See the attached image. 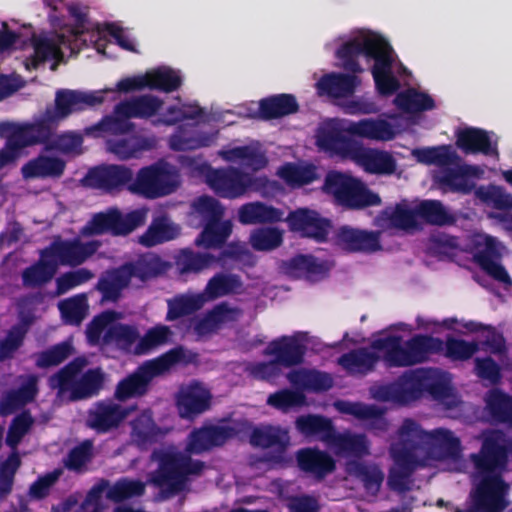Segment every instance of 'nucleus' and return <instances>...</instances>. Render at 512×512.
I'll use <instances>...</instances> for the list:
<instances>
[{
	"instance_id": "nucleus-1",
	"label": "nucleus",
	"mask_w": 512,
	"mask_h": 512,
	"mask_svg": "<svg viewBox=\"0 0 512 512\" xmlns=\"http://www.w3.org/2000/svg\"><path fill=\"white\" fill-rule=\"evenodd\" d=\"M373 347L384 353L389 368L409 367L427 361L432 354L442 353L453 361L470 359L478 350L495 355L505 352V340L489 325L480 326L472 341L448 338L446 342L427 335L416 334L405 340L402 336H387L377 339Z\"/></svg>"
},
{
	"instance_id": "nucleus-2",
	"label": "nucleus",
	"mask_w": 512,
	"mask_h": 512,
	"mask_svg": "<svg viewBox=\"0 0 512 512\" xmlns=\"http://www.w3.org/2000/svg\"><path fill=\"white\" fill-rule=\"evenodd\" d=\"M235 434V429L228 425L203 426L189 434L187 453L173 445L155 449L151 459L158 463V468L149 474L147 483L160 490L156 499L162 501L187 490L192 479L202 472L204 463L193 460L189 454H200L223 445Z\"/></svg>"
},
{
	"instance_id": "nucleus-3",
	"label": "nucleus",
	"mask_w": 512,
	"mask_h": 512,
	"mask_svg": "<svg viewBox=\"0 0 512 512\" xmlns=\"http://www.w3.org/2000/svg\"><path fill=\"white\" fill-rule=\"evenodd\" d=\"M481 437V450L470 455L473 489L469 506L456 512H502L509 504V486L502 476L508 456L512 457V440L500 430L484 431Z\"/></svg>"
},
{
	"instance_id": "nucleus-4",
	"label": "nucleus",
	"mask_w": 512,
	"mask_h": 512,
	"mask_svg": "<svg viewBox=\"0 0 512 512\" xmlns=\"http://www.w3.org/2000/svg\"><path fill=\"white\" fill-rule=\"evenodd\" d=\"M369 393L376 401L399 406L408 405L425 393L448 411L462 410L464 404L452 387L451 374L436 368L406 371L392 383L371 386Z\"/></svg>"
},
{
	"instance_id": "nucleus-5",
	"label": "nucleus",
	"mask_w": 512,
	"mask_h": 512,
	"mask_svg": "<svg viewBox=\"0 0 512 512\" xmlns=\"http://www.w3.org/2000/svg\"><path fill=\"white\" fill-rule=\"evenodd\" d=\"M86 337L90 345L100 346L104 353L115 347L132 355L143 356L167 344L172 331L167 326L156 325L140 335L135 327L120 322H89Z\"/></svg>"
},
{
	"instance_id": "nucleus-6",
	"label": "nucleus",
	"mask_w": 512,
	"mask_h": 512,
	"mask_svg": "<svg viewBox=\"0 0 512 512\" xmlns=\"http://www.w3.org/2000/svg\"><path fill=\"white\" fill-rule=\"evenodd\" d=\"M105 91H80L59 89L55 94L54 108H47L41 119L26 123L31 145L43 144L48 151L55 126L73 113L100 106L104 102Z\"/></svg>"
},
{
	"instance_id": "nucleus-7",
	"label": "nucleus",
	"mask_w": 512,
	"mask_h": 512,
	"mask_svg": "<svg viewBox=\"0 0 512 512\" xmlns=\"http://www.w3.org/2000/svg\"><path fill=\"white\" fill-rule=\"evenodd\" d=\"M397 434L421 460L422 465L431 466L433 461L439 460L460 462L461 442L449 429L425 431L414 420L405 419Z\"/></svg>"
},
{
	"instance_id": "nucleus-8",
	"label": "nucleus",
	"mask_w": 512,
	"mask_h": 512,
	"mask_svg": "<svg viewBox=\"0 0 512 512\" xmlns=\"http://www.w3.org/2000/svg\"><path fill=\"white\" fill-rule=\"evenodd\" d=\"M297 431L303 436L318 438L337 456L363 457L369 454V441L364 434L350 430L337 432L331 419L316 414L299 416L295 421Z\"/></svg>"
},
{
	"instance_id": "nucleus-9",
	"label": "nucleus",
	"mask_w": 512,
	"mask_h": 512,
	"mask_svg": "<svg viewBox=\"0 0 512 512\" xmlns=\"http://www.w3.org/2000/svg\"><path fill=\"white\" fill-rule=\"evenodd\" d=\"M168 268L169 264L159 255L145 253L134 261L125 262L106 271L99 278L97 289L101 292L103 301H117L122 291L130 285L132 278L146 282L164 274Z\"/></svg>"
},
{
	"instance_id": "nucleus-10",
	"label": "nucleus",
	"mask_w": 512,
	"mask_h": 512,
	"mask_svg": "<svg viewBox=\"0 0 512 512\" xmlns=\"http://www.w3.org/2000/svg\"><path fill=\"white\" fill-rule=\"evenodd\" d=\"M197 361V354L177 346L160 356L145 361L138 369L117 385L115 396L119 400L140 396L147 390L150 381L158 376L169 373L177 366H187Z\"/></svg>"
},
{
	"instance_id": "nucleus-11",
	"label": "nucleus",
	"mask_w": 512,
	"mask_h": 512,
	"mask_svg": "<svg viewBox=\"0 0 512 512\" xmlns=\"http://www.w3.org/2000/svg\"><path fill=\"white\" fill-rule=\"evenodd\" d=\"M86 365L84 357H77L49 378V386L57 390L61 402L90 398L99 392L104 374L100 368H94L80 375Z\"/></svg>"
},
{
	"instance_id": "nucleus-12",
	"label": "nucleus",
	"mask_w": 512,
	"mask_h": 512,
	"mask_svg": "<svg viewBox=\"0 0 512 512\" xmlns=\"http://www.w3.org/2000/svg\"><path fill=\"white\" fill-rule=\"evenodd\" d=\"M323 191L332 195L335 202L348 210H362L379 206V194L369 189L360 179L351 175L330 171L326 174Z\"/></svg>"
},
{
	"instance_id": "nucleus-13",
	"label": "nucleus",
	"mask_w": 512,
	"mask_h": 512,
	"mask_svg": "<svg viewBox=\"0 0 512 512\" xmlns=\"http://www.w3.org/2000/svg\"><path fill=\"white\" fill-rule=\"evenodd\" d=\"M179 186V175L170 164L159 161L140 168L128 190L146 199L172 194Z\"/></svg>"
},
{
	"instance_id": "nucleus-14",
	"label": "nucleus",
	"mask_w": 512,
	"mask_h": 512,
	"mask_svg": "<svg viewBox=\"0 0 512 512\" xmlns=\"http://www.w3.org/2000/svg\"><path fill=\"white\" fill-rule=\"evenodd\" d=\"M147 210L139 208L123 214L118 208L111 207L95 213L82 227L83 236L110 234L112 236H127L138 227L145 224Z\"/></svg>"
},
{
	"instance_id": "nucleus-15",
	"label": "nucleus",
	"mask_w": 512,
	"mask_h": 512,
	"mask_svg": "<svg viewBox=\"0 0 512 512\" xmlns=\"http://www.w3.org/2000/svg\"><path fill=\"white\" fill-rule=\"evenodd\" d=\"M502 245L493 236L485 235L476 238L473 242V262L488 275L499 283L504 290L512 288V278L502 264Z\"/></svg>"
},
{
	"instance_id": "nucleus-16",
	"label": "nucleus",
	"mask_w": 512,
	"mask_h": 512,
	"mask_svg": "<svg viewBox=\"0 0 512 512\" xmlns=\"http://www.w3.org/2000/svg\"><path fill=\"white\" fill-rule=\"evenodd\" d=\"M208 185L222 198L234 199L248 190H258L264 186L266 178L254 177L238 168L210 169L206 174Z\"/></svg>"
},
{
	"instance_id": "nucleus-17",
	"label": "nucleus",
	"mask_w": 512,
	"mask_h": 512,
	"mask_svg": "<svg viewBox=\"0 0 512 512\" xmlns=\"http://www.w3.org/2000/svg\"><path fill=\"white\" fill-rule=\"evenodd\" d=\"M250 443L253 446L273 449L271 453L265 454L259 460L266 469L282 467L291 460L286 454V449L290 444V436L286 429L270 425L255 427L250 435ZM257 463L258 460H253L251 465Z\"/></svg>"
},
{
	"instance_id": "nucleus-18",
	"label": "nucleus",
	"mask_w": 512,
	"mask_h": 512,
	"mask_svg": "<svg viewBox=\"0 0 512 512\" xmlns=\"http://www.w3.org/2000/svg\"><path fill=\"white\" fill-rule=\"evenodd\" d=\"M100 246L101 243L97 240L83 242L79 238L62 239L58 236L43 249V255L56 262L57 268L76 267L92 257Z\"/></svg>"
},
{
	"instance_id": "nucleus-19",
	"label": "nucleus",
	"mask_w": 512,
	"mask_h": 512,
	"mask_svg": "<svg viewBox=\"0 0 512 512\" xmlns=\"http://www.w3.org/2000/svg\"><path fill=\"white\" fill-rule=\"evenodd\" d=\"M390 454L394 461L391 468L388 485L390 489L398 492H404L410 489L411 474L422 465L421 460L410 450V447L397 434V439L390 447Z\"/></svg>"
},
{
	"instance_id": "nucleus-20",
	"label": "nucleus",
	"mask_w": 512,
	"mask_h": 512,
	"mask_svg": "<svg viewBox=\"0 0 512 512\" xmlns=\"http://www.w3.org/2000/svg\"><path fill=\"white\" fill-rule=\"evenodd\" d=\"M284 220L291 232L299 234L302 238L312 239L317 243H325L332 228L330 219L309 208H298L290 211Z\"/></svg>"
},
{
	"instance_id": "nucleus-21",
	"label": "nucleus",
	"mask_w": 512,
	"mask_h": 512,
	"mask_svg": "<svg viewBox=\"0 0 512 512\" xmlns=\"http://www.w3.org/2000/svg\"><path fill=\"white\" fill-rule=\"evenodd\" d=\"M332 266L333 264L326 259L318 258L312 254L300 253L283 260L279 267L290 278L317 283L329 276Z\"/></svg>"
},
{
	"instance_id": "nucleus-22",
	"label": "nucleus",
	"mask_w": 512,
	"mask_h": 512,
	"mask_svg": "<svg viewBox=\"0 0 512 512\" xmlns=\"http://www.w3.org/2000/svg\"><path fill=\"white\" fill-rule=\"evenodd\" d=\"M334 244L348 253H373L381 249L380 233L344 225L335 232Z\"/></svg>"
},
{
	"instance_id": "nucleus-23",
	"label": "nucleus",
	"mask_w": 512,
	"mask_h": 512,
	"mask_svg": "<svg viewBox=\"0 0 512 512\" xmlns=\"http://www.w3.org/2000/svg\"><path fill=\"white\" fill-rule=\"evenodd\" d=\"M133 180V172L123 165H101L91 168L84 177V183L91 188L107 192L129 186Z\"/></svg>"
},
{
	"instance_id": "nucleus-24",
	"label": "nucleus",
	"mask_w": 512,
	"mask_h": 512,
	"mask_svg": "<svg viewBox=\"0 0 512 512\" xmlns=\"http://www.w3.org/2000/svg\"><path fill=\"white\" fill-rule=\"evenodd\" d=\"M346 133L337 120L326 121L317 129L316 145L330 155L346 157L354 150V143Z\"/></svg>"
},
{
	"instance_id": "nucleus-25",
	"label": "nucleus",
	"mask_w": 512,
	"mask_h": 512,
	"mask_svg": "<svg viewBox=\"0 0 512 512\" xmlns=\"http://www.w3.org/2000/svg\"><path fill=\"white\" fill-rule=\"evenodd\" d=\"M387 336H397L396 334H387L381 333L376 338H374L371 342L370 348H361L357 350L350 351L348 353L343 354L338 359V364L349 374L351 375H366L372 372L378 363L381 354L382 361H384V353L378 349L373 347V343L382 337ZM386 364V363H384ZM388 367L387 365H385Z\"/></svg>"
},
{
	"instance_id": "nucleus-26",
	"label": "nucleus",
	"mask_w": 512,
	"mask_h": 512,
	"mask_svg": "<svg viewBox=\"0 0 512 512\" xmlns=\"http://www.w3.org/2000/svg\"><path fill=\"white\" fill-rule=\"evenodd\" d=\"M130 439L140 449L160 441L169 432L168 428L158 426L150 409H144L129 422Z\"/></svg>"
},
{
	"instance_id": "nucleus-27",
	"label": "nucleus",
	"mask_w": 512,
	"mask_h": 512,
	"mask_svg": "<svg viewBox=\"0 0 512 512\" xmlns=\"http://www.w3.org/2000/svg\"><path fill=\"white\" fill-rule=\"evenodd\" d=\"M211 393L200 382L192 381L182 386L177 395V407L182 418L191 419L210 406Z\"/></svg>"
},
{
	"instance_id": "nucleus-28",
	"label": "nucleus",
	"mask_w": 512,
	"mask_h": 512,
	"mask_svg": "<svg viewBox=\"0 0 512 512\" xmlns=\"http://www.w3.org/2000/svg\"><path fill=\"white\" fill-rule=\"evenodd\" d=\"M128 415V410L112 401H99L88 412L87 425L97 432L116 428Z\"/></svg>"
},
{
	"instance_id": "nucleus-29",
	"label": "nucleus",
	"mask_w": 512,
	"mask_h": 512,
	"mask_svg": "<svg viewBox=\"0 0 512 512\" xmlns=\"http://www.w3.org/2000/svg\"><path fill=\"white\" fill-rule=\"evenodd\" d=\"M333 406L339 413L351 415L361 421H368L370 429L386 430L388 427V421L384 417L385 410L377 405L337 400Z\"/></svg>"
},
{
	"instance_id": "nucleus-30",
	"label": "nucleus",
	"mask_w": 512,
	"mask_h": 512,
	"mask_svg": "<svg viewBox=\"0 0 512 512\" xmlns=\"http://www.w3.org/2000/svg\"><path fill=\"white\" fill-rule=\"evenodd\" d=\"M456 145L465 154H483L498 156L497 143H492L487 131L466 127L456 132Z\"/></svg>"
},
{
	"instance_id": "nucleus-31",
	"label": "nucleus",
	"mask_w": 512,
	"mask_h": 512,
	"mask_svg": "<svg viewBox=\"0 0 512 512\" xmlns=\"http://www.w3.org/2000/svg\"><path fill=\"white\" fill-rule=\"evenodd\" d=\"M296 460L301 471L316 480H322L335 470L334 459L325 451L317 448H303L296 453Z\"/></svg>"
},
{
	"instance_id": "nucleus-32",
	"label": "nucleus",
	"mask_w": 512,
	"mask_h": 512,
	"mask_svg": "<svg viewBox=\"0 0 512 512\" xmlns=\"http://www.w3.org/2000/svg\"><path fill=\"white\" fill-rule=\"evenodd\" d=\"M65 168L66 162L61 158L38 155L21 167V175L24 180L58 179L64 174Z\"/></svg>"
},
{
	"instance_id": "nucleus-33",
	"label": "nucleus",
	"mask_w": 512,
	"mask_h": 512,
	"mask_svg": "<svg viewBox=\"0 0 512 512\" xmlns=\"http://www.w3.org/2000/svg\"><path fill=\"white\" fill-rule=\"evenodd\" d=\"M174 266L181 276L197 275L215 264V255L192 248L179 249L173 256Z\"/></svg>"
},
{
	"instance_id": "nucleus-34",
	"label": "nucleus",
	"mask_w": 512,
	"mask_h": 512,
	"mask_svg": "<svg viewBox=\"0 0 512 512\" xmlns=\"http://www.w3.org/2000/svg\"><path fill=\"white\" fill-rule=\"evenodd\" d=\"M358 84L359 79L354 74L332 72L319 79L317 89L320 95L340 99L352 96Z\"/></svg>"
},
{
	"instance_id": "nucleus-35",
	"label": "nucleus",
	"mask_w": 512,
	"mask_h": 512,
	"mask_svg": "<svg viewBox=\"0 0 512 512\" xmlns=\"http://www.w3.org/2000/svg\"><path fill=\"white\" fill-rule=\"evenodd\" d=\"M21 386L4 394L0 403V414L7 416L20 409L29 402H32L37 395V377L26 375L19 377Z\"/></svg>"
},
{
	"instance_id": "nucleus-36",
	"label": "nucleus",
	"mask_w": 512,
	"mask_h": 512,
	"mask_svg": "<svg viewBox=\"0 0 512 512\" xmlns=\"http://www.w3.org/2000/svg\"><path fill=\"white\" fill-rule=\"evenodd\" d=\"M372 37L353 38L343 43L336 51V57L342 61L343 68L353 74L361 73L362 67L358 62V57L364 55L367 58L368 53L373 51Z\"/></svg>"
},
{
	"instance_id": "nucleus-37",
	"label": "nucleus",
	"mask_w": 512,
	"mask_h": 512,
	"mask_svg": "<svg viewBox=\"0 0 512 512\" xmlns=\"http://www.w3.org/2000/svg\"><path fill=\"white\" fill-rule=\"evenodd\" d=\"M346 131L352 136L376 141H389L395 137L392 125L382 119L365 118L351 122Z\"/></svg>"
},
{
	"instance_id": "nucleus-38",
	"label": "nucleus",
	"mask_w": 512,
	"mask_h": 512,
	"mask_svg": "<svg viewBox=\"0 0 512 512\" xmlns=\"http://www.w3.org/2000/svg\"><path fill=\"white\" fill-rule=\"evenodd\" d=\"M283 216V210L259 201L245 203L238 209V221L244 225L277 223Z\"/></svg>"
},
{
	"instance_id": "nucleus-39",
	"label": "nucleus",
	"mask_w": 512,
	"mask_h": 512,
	"mask_svg": "<svg viewBox=\"0 0 512 512\" xmlns=\"http://www.w3.org/2000/svg\"><path fill=\"white\" fill-rule=\"evenodd\" d=\"M289 383L296 389L323 392L333 386L330 374L313 369H296L287 374Z\"/></svg>"
},
{
	"instance_id": "nucleus-40",
	"label": "nucleus",
	"mask_w": 512,
	"mask_h": 512,
	"mask_svg": "<svg viewBox=\"0 0 512 512\" xmlns=\"http://www.w3.org/2000/svg\"><path fill=\"white\" fill-rule=\"evenodd\" d=\"M163 101L156 96L142 95L119 102L114 109L117 115L126 118L147 119L155 115L162 107Z\"/></svg>"
},
{
	"instance_id": "nucleus-41",
	"label": "nucleus",
	"mask_w": 512,
	"mask_h": 512,
	"mask_svg": "<svg viewBox=\"0 0 512 512\" xmlns=\"http://www.w3.org/2000/svg\"><path fill=\"white\" fill-rule=\"evenodd\" d=\"M485 413L490 422L512 427V396L500 389L489 390L484 397Z\"/></svg>"
},
{
	"instance_id": "nucleus-42",
	"label": "nucleus",
	"mask_w": 512,
	"mask_h": 512,
	"mask_svg": "<svg viewBox=\"0 0 512 512\" xmlns=\"http://www.w3.org/2000/svg\"><path fill=\"white\" fill-rule=\"evenodd\" d=\"M357 159L364 170L371 174L391 175L397 168L393 155L384 150L364 148L358 152Z\"/></svg>"
},
{
	"instance_id": "nucleus-43",
	"label": "nucleus",
	"mask_w": 512,
	"mask_h": 512,
	"mask_svg": "<svg viewBox=\"0 0 512 512\" xmlns=\"http://www.w3.org/2000/svg\"><path fill=\"white\" fill-rule=\"evenodd\" d=\"M180 235L178 225L171 222L166 216H159L152 220L147 230L139 236L138 242L144 247H154L172 241Z\"/></svg>"
},
{
	"instance_id": "nucleus-44",
	"label": "nucleus",
	"mask_w": 512,
	"mask_h": 512,
	"mask_svg": "<svg viewBox=\"0 0 512 512\" xmlns=\"http://www.w3.org/2000/svg\"><path fill=\"white\" fill-rule=\"evenodd\" d=\"M243 289V281L238 274L218 272L207 282L202 294L206 302L238 294Z\"/></svg>"
},
{
	"instance_id": "nucleus-45",
	"label": "nucleus",
	"mask_w": 512,
	"mask_h": 512,
	"mask_svg": "<svg viewBox=\"0 0 512 512\" xmlns=\"http://www.w3.org/2000/svg\"><path fill=\"white\" fill-rule=\"evenodd\" d=\"M264 354L273 356L279 365L290 367L302 361L303 350L295 339L282 337L270 342L265 348Z\"/></svg>"
},
{
	"instance_id": "nucleus-46",
	"label": "nucleus",
	"mask_w": 512,
	"mask_h": 512,
	"mask_svg": "<svg viewBox=\"0 0 512 512\" xmlns=\"http://www.w3.org/2000/svg\"><path fill=\"white\" fill-rule=\"evenodd\" d=\"M99 482L107 483L104 491L105 497L114 503L141 497L145 493L147 485L146 482L129 477H121L114 483L105 479H101Z\"/></svg>"
},
{
	"instance_id": "nucleus-47",
	"label": "nucleus",
	"mask_w": 512,
	"mask_h": 512,
	"mask_svg": "<svg viewBox=\"0 0 512 512\" xmlns=\"http://www.w3.org/2000/svg\"><path fill=\"white\" fill-rule=\"evenodd\" d=\"M232 233L229 220H212L205 223L203 230L196 237L194 244L205 249H219L226 243Z\"/></svg>"
},
{
	"instance_id": "nucleus-48",
	"label": "nucleus",
	"mask_w": 512,
	"mask_h": 512,
	"mask_svg": "<svg viewBox=\"0 0 512 512\" xmlns=\"http://www.w3.org/2000/svg\"><path fill=\"white\" fill-rule=\"evenodd\" d=\"M299 104L292 94H277L260 101L259 112L263 119L272 120L298 112Z\"/></svg>"
},
{
	"instance_id": "nucleus-49",
	"label": "nucleus",
	"mask_w": 512,
	"mask_h": 512,
	"mask_svg": "<svg viewBox=\"0 0 512 512\" xmlns=\"http://www.w3.org/2000/svg\"><path fill=\"white\" fill-rule=\"evenodd\" d=\"M206 303L202 292L177 294L167 300L166 320H178L181 317L190 316L202 309Z\"/></svg>"
},
{
	"instance_id": "nucleus-50",
	"label": "nucleus",
	"mask_w": 512,
	"mask_h": 512,
	"mask_svg": "<svg viewBox=\"0 0 512 512\" xmlns=\"http://www.w3.org/2000/svg\"><path fill=\"white\" fill-rule=\"evenodd\" d=\"M346 472L359 479L367 493L376 495L384 479L383 472L375 464L350 460L346 463Z\"/></svg>"
},
{
	"instance_id": "nucleus-51",
	"label": "nucleus",
	"mask_w": 512,
	"mask_h": 512,
	"mask_svg": "<svg viewBox=\"0 0 512 512\" xmlns=\"http://www.w3.org/2000/svg\"><path fill=\"white\" fill-rule=\"evenodd\" d=\"M155 141L143 136H130L109 142V150L120 160L139 158L143 152L153 149Z\"/></svg>"
},
{
	"instance_id": "nucleus-52",
	"label": "nucleus",
	"mask_w": 512,
	"mask_h": 512,
	"mask_svg": "<svg viewBox=\"0 0 512 512\" xmlns=\"http://www.w3.org/2000/svg\"><path fill=\"white\" fill-rule=\"evenodd\" d=\"M41 258L31 266L24 269L22 273V282L26 287H40L48 283L56 274L58 268L57 263L51 258L40 253Z\"/></svg>"
},
{
	"instance_id": "nucleus-53",
	"label": "nucleus",
	"mask_w": 512,
	"mask_h": 512,
	"mask_svg": "<svg viewBox=\"0 0 512 512\" xmlns=\"http://www.w3.org/2000/svg\"><path fill=\"white\" fill-rule=\"evenodd\" d=\"M394 104L405 113H419L435 108V101L430 95L414 88L399 92L394 98Z\"/></svg>"
},
{
	"instance_id": "nucleus-54",
	"label": "nucleus",
	"mask_w": 512,
	"mask_h": 512,
	"mask_svg": "<svg viewBox=\"0 0 512 512\" xmlns=\"http://www.w3.org/2000/svg\"><path fill=\"white\" fill-rule=\"evenodd\" d=\"M418 219L433 226H446L455 222V218L439 200H422L416 205Z\"/></svg>"
},
{
	"instance_id": "nucleus-55",
	"label": "nucleus",
	"mask_w": 512,
	"mask_h": 512,
	"mask_svg": "<svg viewBox=\"0 0 512 512\" xmlns=\"http://www.w3.org/2000/svg\"><path fill=\"white\" fill-rule=\"evenodd\" d=\"M217 138L218 131L198 132L195 135H187L179 130L170 136L169 145L173 151H192L212 146Z\"/></svg>"
},
{
	"instance_id": "nucleus-56",
	"label": "nucleus",
	"mask_w": 512,
	"mask_h": 512,
	"mask_svg": "<svg viewBox=\"0 0 512 512\" xmlns=\"http://www.w3.org/2000/svg\"><path fill=\"white\" fill-rule=\"evenodd\" d=\"M104 116L99 122L84 129L87 136L100 137L103 134L121 135L134 130L135 124L125 116Z\"/></svg>"
},
{
	"instance_id": "nucleus-57",
	"label": "nucleus",
	"mask_w": 512,
	"mask_h": 512,
	"mask_svg": "<svg viewBox=\"0 0 512 512\" xmlns=\"http://www.w3.org/2000/svg\"><path fill=\"white\" fill-rule=\"evenodd\" d=\"M0 138L6 139L7 148L18 154L19 157L24 148L32 146L26 123L0 122Z\"/></svg>"
},
{
	"instance_id": "nucleus-58",
	"label": "nucleus",
	"mask_w": 512,
	"mask_h": 512,
	"mask_svg": "<svg viewBox=\"0 0 512 512\" xmlns=\"http://www.w3.org/2000/svg\"><path fill=\"white\" fill-rule=\"evenodd\" d=\"M58 40L56 42L48 37L33 38L34 56L31 59V64L34 68L48 60H60L63 57L60 44H65L64 36H58Z\"/></svg>"
},
{
	"instance_id": "nucleus-59",
	"label": "nucleus",
	"mask_w": 512,
	"mask_h": 512,
	"mask_svg": "<svg viewBox=\"0 0 512 512\" xmlns=\"http://www.w3.org/2000/svg\"><path fill=\"white\" fill-rule=\"evenodd\" d=\"M373 51L368 53L367 58L373 59L374 64L371 68L372 76L389 74L393 72L392 47L381 37H374Z\"/></svg>"
},
{
	"instance_id": "nucleus-60",
	"label": "nucleus",
	"mask_w": 512,
	"mask_h": 512,
	"mask_svg": "<svg viewBox=\"0 0 512 512\" xmlns=\"http://www.w3.org/2000/svg\"><path fill=\"white\" fill-rule=\"evenodd\" d=\"M472 167L448 168L439 178V184L452 192L470 194L475 189V183L468 177Z\"/></svg>"
},
{
	"instance_id": "nucleus-61",
	"label": "nucleus",
	"mask_w": 512,
	"mask_h": 512,
	"mask_svg": "<svg viewBox=\"0 0 512 512\" xmlns=\"http://www.w3.org/2000/svg\"><path fill=\"white\" fill-rule=\"evenodd\" d=\"M146 82L147 88L170 93L181 87L182 78L175 70L162 67L146 73Z\"/></svg>"
},
{
	"instance_id": "nucleus-62",
	"label": "nucleus",
	"mask_w": 512,
	"mask_h": 512,
	"mask_svg": "<svg viewBox=\"0 0 512 512\" xmlns=\"http://www.w3.org/2000/svg\"><path fill=\"white\" fill-rule=\"evenodd\" d=\"M475 195L496 210L512 211V194L501 186H480L475 190Z\"/></svg>"
},
{
	"instance_id": "nucleus-63",
	"label": "nucleus",
	"mask_w": 512,
	"mask_h": 512,
	"mask_svg": "<svg viewBox=\"0 0 512 512\" xmlns=\"http://www.w3.org/2000/svg\"><path fill=\"white\" fill-rule=\"evenodd\" d=\"M279 175L288 184L298 187L311 184L318 178L316 167L312 164L302 166L286 163L280 168Z\"/></svg>"
},
{
	"instance_id": "nucleus-64",
	"label": "nucleus",
	"mask_w": 512,
	"mask_h": 512,
	"mask_svg": "<svg viewBox=\"0 0 512 512\" xmlns=\"http://www.w3.org/2000/svg\"><path fill=\"white\" fill-rule=\"evenodd\" d=\"M383 213L394 228L409 230L418 227L416 207L410 209L405 203H397L393 209L387 208Z\"/></svg>"
}]
</instances>
